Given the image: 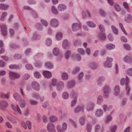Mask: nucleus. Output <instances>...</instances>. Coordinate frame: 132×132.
<instances>
[{
    "label": "nucleus",
    "mask_w": 132,
    "mask_h": 132,
    "mask_svg": "<svg viewBox=\"0 0 132 132\" xmlns=\"http://www.w3.org/2000/svg\"><path fill=\"white\" fill-rule=\"evenodd\" d=\"M21 124L22 127L25 129H27L28 127V129L29 130H31V122L29 120H27L26 122L24 121H22L21 122Z\"/></svg>",
    "instance_id": "obj_1"
},
{
    "label": "nucleus",
    "mask_w": 132,
    "mask_h": 132,
    "mask_svg": "<svg viewBox=\"0 0 132 132\" xmlns=\"http://www.w3.org/2000/svg\"><path fill=\"white\" fill-rule=\"evenodd\" d=\"M113 61V59L110 56H107L106 57V60L103 63L105 67L111 68L112 64L111 62Z\"/></svg>",
    "instance_id": "obj_2"
},
{
    "label": "nucleus",
    "mask_w": 132,
    "mask_h": 132,
    "mask_svg": "<svg viewBox=\"0 0 132 132\" xmlns=\"http://www.w3.org/2000/svg\"><path fill=\"white\" fill-rule=\"evenodd\" d=\"M70 96L71 98L73 99L71 102V106H73L76 104L77 101V97L76 94L74 91H72L70 94Z\"/></svg>",
    "instance_id": "obj_3"
},
{
    "label": "nucleus",
    "mask_w": 132,
    "mask_h": 132,
    "mask_svg": "<svg viewBox=\"0 0 132 132\" xmlns=\"http://www.w3.org/2000/svg\"><path fill=\"white\" fill-rule=\"evenodd\" d=\"M31 86L32 88L36 91H39L40 88L39 83L35 81H33L31 83Z\"/></svg>",
    "instance_id": "obj_4"
},
{
    "label": "nucleus",
    "mask_w": 132,
    "mask_h": 132,
    "mask_svg": "<svg viewBox=\"0 0 132 132\" xmlns=\"http://www.w3.org/2000/svg\"><path fill=\"white\" fill-rule=\"evenodd\" d=\"M47 128L49 132H56L55 126L52 122H50L48 123Z\"/></svg>",
    "instance_id": "obj_5"
},
{
    "label": "nucleus",
    "mask_w": 132,
    "mask_h": 132,
    "mask_svg": "<svg viewBox=\"0 0 132 132\" xmlns=\"http://www.w3.org/2000/svg\"><path fill=\"white\" fill-rule=\"evenodd\" d=\"M62 128H61L60 126L59 125L56 126V128L58 132H63L66 130L67 128V124L65 122L63 123L62 125Z\"/></svg>",
    "instance_id": "obj_6"
},
{
    "label": "nucleus",
    "mask_w": 132,
    "mask_h": 132,
    "mask_svg": "<svg viewBox=\"0 0 132 132\" xmlns=\"http://www.w3.org/2000/svg\"><path fill=\"white\" fill-rule=\"evenodd\" d=\"M110 89L109 86L107 85H105L103 88L104 91L103 96L105 98H107L109 96V93Z\"/></svg>",
    "instance_id": "obj_7"
},
{
    "label": "nucleus",
    "mask_w": 132,
    "mask_h": 132,
    "mask_svg": "<svg viewBox=\"0 0 132 132\" xmlns=\"http://www.w3.org/2000/svg\"><path fill=\"white\" fill-rule=\"evenodd\" d=\"M0 27L1 28V33L4 36H6L7 34V27L6 25L5 24H3L0 26Z\"/></svg>",
    "instance_id": "obj_8"
},
{
    "label": "nucleus",
    "mask_w": 132,
    "mask_h": 132,
    "mask_svg": "<svg viewBox=\"0 0 132 132\" xmlns=\"http://www.w3.org/2000/svg\"><path fill=\"white\" fill-rule=\"evenodd\" d=\"M9 75L10 78L18 79L20 77V75L19 73L11 71L9 72Z\"/></svg>",
    "instance_id": "obj_9"
},
{
    "label": "nucleus",
    "mask_w": 132,
    "mask_h": 132,
    "mask_svg": "<svg viewBox=\"0 0 132 132\" xmlns=\"http://www.w3.org/2000/svg\"><path fill=\"white\" fill-rule=\"evenodd\" d=\"M81 28V24L80 23H74L72 25V29L74 31H76Z\"/></svg>",
    "instance_id": "obj_10"
},
{
    "label": "nucleus",
    "mask_w": 132,
    "mask_h": 132,
    "mask_svg": "<svg viewBox=\"0 0 132 132\" xmlns=\"http://www.w3.org/2000/svg\"><path fill=\"white\" fill-rule=\"evenodd\" d=\"M59 25V22L58 20L56 19H52L50 21V25L53 27H56Z\"/></svg>",
    "instance_id": "obj_11"
},
{
    "label": "nucleus",
    "mask_w": 132,
    "mask_h": 132,
    "mask_svg": "<svg viewBox=\"0 0 132 132\" xmlns=\"http://www.w3.org/2000/svg\"><path fill=\"white\" fill-rule=\"evenodd\" d=\"M11 107L13 111L17 112L20 115L22 114V112L18 105H17L15 106L13 104H12Z\"/></svg>",
    "instance_id": "obj_12"
},
{
    "label": "nucleus",
    "mask_w": 132,
    "mask_h": 132,
    "mask_svg": "<svg viewBox=\"0 0 132 132\" xmlns=\"http://www.w3.org/2000/svg\"><path fill=\"white\" fill-rule=\"evenodd\" d=\"M64 83L63 81H59L56 85V89L58 91H60L63 89L64 87Z\"/></svg>",
    "instance_id": "obj_13"
},
{
    "label": "nucleus",
    "mask_w": 132,
    "mask_h": 132,
    "mask_svg": "<svg viewBox=\"0 0 132 132\" xmlns=\"http://www.w3.org/2000/svg\"><path fill=\"white\" fill-rule=\"evenodd\" d=\"M97 37L98 39L102 41H104L106 39V35L104 32L99 33L97 36Z\"/></svg>",
    "instance_id": "obj_14"
},
{
    "label": "nucleus",
    "mask_w": 132,
    "mask_h": 132,
    "mask_svg": "<svg viewBox=\"0 0 132 132\" xmlns=\"http://www.w3.org/2000/svg\"><path fill=\"white\" fill-rule=\"evenodd\" d=\"M43 74L45 77L47 78H50L52 76V74L50 71L46 70L43 71Z\"/></svg>",
    "instance_id": "obj_15"
},
{
    "label": "nucleus",
    "mask_w": 132,
    "mask_h": 132,
    "mask_svg": "<svg viewBox=\"0 0 132 132\" xmlns=\"http://www.w3.org/2000/svg\"><path fill=\"white\" fill-rule=\"evenodd\" d=\"M129 78L128 77H126V90L128 94H129V92L130 89V87L129 86Z\"/></svg>",
    "instance_id": "obj_16"
},
{
    "label": "nucleus",
    "mask_w": 132,
    "mask_h": 132,
    "mask_svg": "<svg viewBox=\"0 0 132 132\" xmlns=\"http://www.w3.org/2000/svg\"><path fill=\"white\" fill-rule=\"evenodd\" d=\"M94 106V104L93 103H88L87 106L86 110L88 111L93 110Z\"/></svg>",
    "instance_id": "obj_17"
},
{
    "label": "nucleus",
    "mask_w": 132,
    "mask_h": 132,
    "mask_svg": "<svg viewBox=\"0 0 132 132\" xmlns=\"http://www.w3.org/2000/svg\"><path fill=\"white\" fill-rule=\"evenodd\" d=\"M123 60L126 63H130L132 62V56L126 55L124 57Z\"/></svg>",
    "instance_id": "obj_18"
},
{
    "label": "nucleus",
    "mask_w": 132,
    "mask_h": 132,
    "mask_svg": "<svg viewBox=\"0 0 132 132\" xmlns=\"http://www.w3.org/2000/svg\"><path fill=\"white\" fill-rule=\"evenodd\" d=\"M8 105V104L6 102L4 101H2L0 102V107L2 110H4L5 109Z\"/></svg>",
    "instance_id": "obj_19"
},
{
    "label": "nucleus",
    "mask_w": 132,
    "mask_h": 132,
    "mask_svg": "<svg viewBox=\"0 0 132 132\" xmlns=\"http://www.w3.org/2000/svg\"><path fill=\"white\" fill-rule=\"evenodd\" d=\"M45 67L49 69H51L54 68V65L53 63L51 62H47L45 64Z\"/></svg>",
    "instance_id": "obj_20"
},
{
    "label": "nucleus",
    "mask_w": 132,
    "mask_h": 132,
    "mask_svg": "<svg viewBox=\"0 0 132 132\" xmlns=\"http://www.w3.org/2000/svg\"><path fill=\"white\" fill-rule=\"evenodd\" d=\"M84 108L82 106L78 105L75 108L74 111L75 113H78L81 111H83Z\"/></svg>",
    "instance_id": "obj_21"
},
{
    "label": "nucleus",
    "mask_w": 132,
    "mask_h": 132,
    "mask_svg": "<svg viewBox=\"0 0 132 132\" xmlns=\"http://www.w3.org/2000/svg\"><path fill=\"white\" fill-rule=\"evenodd\" d=\"M67 9L66 6L64 4H60L57 6L58 10L60 11H64Z\"/></svg>",
    "instance_id": "obj_22"
},
{
    "label": "nucleus",
    "mask_w": 132,
    "mask_h": 132,
    "mask_svg": "<svg viewBox=\"0 0 132 132\" xmlns=\"http://www.w3.org/2000/svg\"><path fill=\"white\" fill-rule=\"evenodd\" d=\"M72 59L75 61H80L81 59V57L79 54L77 53L72 56Z\"/></svg>",
    "instance_id": "obj_23"
},
{
    "label": "nucleus",
    "mask_w": 132,
    "mask_h": 132,
    "mask_svg": "<svg viewBox=\"0 0 132 132\" xmlns=\"http://www.w3.org/2000/svg\"><path fill=\"white\" fill-rule=\"evenodd\" d=\"M75 84V82L74 80H71L67 82L68 86L69 88H71L73 87Z\"/></svg>",
    "instance_id": "obj_24"
},
{
    "label": "nucleus",
    "mask_w": 132,
    "mask_h": 132,
    "mask_svg": "<svg viewBox=\"0 0 132 132\" xmlns=\"http://www.w3.org/2000/svg\"><path fill=\"white\" fill-rule=\"evenodd\" d=\"M9 67L11 70H17L20 68L19 66L15 64H12L9 65Z\"/></svg>",
    "instance_id": "obj_25"
},
{
    "label": "nucleus",
    "mask_w": 132,
    "mask_h": 132,
    "mask_svg": "<svg viewBox=\"0 0 132 132\" xmlns=\"http://www.w3.org/2000/svg\"><path fill=\"white\" fill-rule=\"evenodd\" d=\"M102 129V127L100 124H97L95 127V132H99L101 130L102 131L103 130Z\"/></svg>",
    "instance_id": "obj_26"
},
{
    "label": "nucleus",
    "mask_w": 132,
    "mask_h": 132,
    "mask_svg": "<svg viewBox=\"0 0 132 132\" xmlns=\"http://www.w3.org/2000/svg\"><path fill=\"white\" fill-rule=\"evenodd\" d=\"M120 90V87L118 86H116L114 88V95L116 96L118 95L119 94Z\"/></svg>",
    "instance_id": "obj_27"
},
{
    "label": "nucleus",
    "mask_w": 132,
    "mask_h": 132,
    "mask_svg": "<svg viewBox=\"0 0 132 132\" xmlns=\"http://www.w3.org/2000/svg\"><path fill=\"white\" fill-rule=\"evenodd\" d=\"M9 7V6L8 5L3 3L0 4V9L1 10H6Z\"/></svg>",
    "instance_id": "obj_28"
},
{
    "label": "nucleus",
    "mask_w": 132,
    "mask_h": 132,
    "mask_svg": "<svg viewBox=\"0 0 132 132\" xmlns=\"http://www.w3.org/2000/svg\"><path fill=\"white\" fill-rule=\"evenodd\" d=\"M115 45L112 44H108L105 45V47L108 50H112L115 48Z\"/></svg>",
    "instance_id": "obj_29"
},
{
    "label": "nucleus",
    "mask_w": 132,
    "mask_h": 132,
    "mask_svg": "<svg viewBox=\"0 0 132 132\" xmlns=\"http://www.w3.org/2000/svg\"><path fill=\"white\" fill-rule=\"evenodd\" d=\"M10 96V93L9 92H8L6 94L2 93L0 94L1 97L3 98L8 99L9 98Z\"/></svg>",
    "instance_id": "obj_30"
},
{
    "label": "nucleus",
    "mask_w": 132,
    "mask_h": 132,
    "mask_svg": "<svg viewBox=\"0 0 132 132\" xmlns=\"http://www.w3.org/2000/svg\"><path fill=\"white\" fill-rule=\"evenodd\" d=\"M35 28L38 30H41L43 29V27L40 23H37L35 25Z\"/></svg>",
    "instance_id": "obj_31"
},
{
    "label": "nucleus",
    "mask_w": 132,
    "mask_h": 132,
    "mask_svg": "<svg viewBox=\"0 0 132 132\" xmlns=\"http://www.w3.org/2000/svg\"><path fill=\"white\" fill-rule=\"evenodd\" d=\"M103 111L102 110L98 109L96 111L95 114L97 117H100L103 114Z\"/></svg>",
    "instance_id": "obj_32"
},
{
    "label": "nucleus",
    "mask_w": 132,
    "mask_h": 132,
    "mask_svg": "<svg viewBox=\"0 0 132 132\" xmlns=\"http://www.w3.org/2000/svg\"><path fill=\"white\" fill-rule=\"evenodd\" d=\"M80 124L81 126H83L85 124V118L84 116L80 117L79 119Z\"/></svg>",
    "instance_id": "obj_33"
},
{
    "label": "nucleus",
    "mask_w": 132,
    "mask_h": 132,
    "mask_svg": "<svg viewBox=\"0 0 132 132\" xmlns=\"http://www.w3.org/2000/svg\"><path fill=\"white\" fill-rule=\"evenodd\" d=\"M61 78L63 80H67L69 78L68 75L66 72H63L62 74Z\"/></svg>",
    "instance_id": "obj_34"
},
{
    "label": "nucleus",
    "mask_w": 132,
    "mask_h": 132,
    "mask_svg": "<svg viewBox=\"0 0 132 132\" xmlns=\"http://www.w3.org/2000/svg\"><path fill=\"white\" fill-rule=\"evenodd\" d=\"M125 20L127 22H130L132 20V16L130 14H128L125 16Z\"/></svg>",
    "instance_id": "obj_35"
},
{
    "label": "nucleus",
    "mask_w": 132,
    "mask_h": 132,
    "mask_svg": "<svg viewBox=\"0 0 132 132\" xmlns=\"http://www.w3.org/2000/svg\"><path fill=\"white\" fill-rule=\"evenodd\" d=\"M62 45L63 48L66 49L69 46V43L67 40L64 39L63 40Z\"/></svg>",
    "instance_id": "obj_36"
},
{
    "label": "nucleus",
    "mask_w": 132,
    "mask_h": 132,
    "mask_svg": "<svg viewBox=\"0 0 132 132\" xmlns=\"http://www.w3.org/2000/svg\"><path fill=\"white\" fill-rule=\"evenodd\" d=\"M105 79L103 77H99L97 80V82L99 85H101L102 84V83L105 80Z\"/></svg>",
    "instance_id": "obj_37"
},
{
    "label": "nucleus",
    "mask_w": 132,
    "mask_h": 132,
    "mask_svg": "<svg viewBox=\"0 0 132 132\" xmlns=\"http://www.w3.org/2000/svg\"><path fill=\"white\" fill-rule=\"evenodd\" d=\"M60 51L58 48H55L53 51V53L54 55L55 56H57L60 54Z\"/></svg>",
    "instance_id": "obj_38"
},
{
    "label": "nucleus",
    "mask_w": 132,
    "mask_h": 132,
    "mask_svg": "<svg viewBox=\"0 0 132 132\" xmlns=\"http://www.w3.org/2000/svg\"><path fill=\"white\" fill-rule=\"evenodd\" d=\"M92 126L90 123H87L86 126V129L88 132H91Z\"/></svg>",
    "instance_id": "obj_39"
},
{
    "label": "nucleus",
    "mask_w": 132,
    "mask_h": 132,
    "mask_svg": "<svg viewBox=\"0 0 132 132\" xmlns=\"http://www.w3.org/2000/svg\"><path fill=\"white\" fill-rule=\"evenodd\" d=\"M63 36L62 33L61 32H58L56 34V38L57 40H60L62 39Z\"/></svg>",
    "instance_id": "obj_40"
},
{
    "label": "nucleus",
    "mask_w": 132,
    "mask_h": 132,
    "mask_svg": "<svg viewBox=\"0 0 132 132\" xmlns=\"http://www.w3.org/2000/svg\"><path fill=\"white\" fill-rule=\"evenodd\" d=\"M13 96L14 98L16 101H19L21 98L20 94L19 93H14Z\"/></svg>",
    "instance_id": "obj_41"
},
{
    "label": "nucleus",
    "mask_w": 132,
    "mask_h": 132,
    "mask_svg": "<svg viewBox=\"0 0 132 132\" xmlns=\"http://www.w3.org/2000/svg\"><path fill=\"white\" fill-rule=\"evenodd\" d=\"M7 13L6 12H4L2 13L0 18V20L1 21H4L5 18L7 16Z\"/></svg>",
    "instance_id": "obj_42"
},
{
    "label": "nucleus",
    "mask_w": 132,
    "mask_h": 132,
    "mask_svg": "<svg viewBox=\"0 0 132 132\" xmlns=\"http://www.w3.org/2000/svg\"><path fill=\"white\" fill-rule=\"evenodd\" d=\"M45 43L47 46H50L52 44V40L50 38H48L46 39Z\"/></svg>",
    "instance_id": "obj_43"
},
{
    "label": "nucleus",
    "mask_w": 132,
    "mask_h": 132,
    "mask_svg": "<svg viewBox=\"0 0 132 132\" xmlns=\"http://www.w3.org/2000/svg\"><path fill=\"white\" fill-rule=\"evenodd\" d=\"M26 105V103L24 100H21L20 102V107L21 108H24L25 107Z\"/></svg>",
    "instance_id": "obj_44"
},
{
    "label": "nucleus",
    "mask_w": 132,
    "mask_h": 132,
    "mask_svg": "<svg viewBox=\"0 0 132 132\" xmlns=\"http://www.w3.org/2000/svg\"><path fill=\"white\" fill-rule=\"evenodd\" d=\"M111 28L113 32L115 35H118V30L117 29L113 26H112Z\"/></svg>",
    "instance_id": "obj_45"
},
{
    "label": "nucleus",
    "mask_w": 132,
    "mask_h": 132,
    "mask_svg": "<svg viewBox=\"0 0 132 132\" xmlns=\"http://www.w3.org/2000/svg\"><path fill=\"white\" fill-rule=\"evenodd\" d=\"M49 119L50 121L52 122H56L58 120L57 117L55 116H51L49 117Z\"/></svg>",
    "instance_id": "obj_46"
},
{
    "label": "nucleus",
    "mask_w": 132,
    "mask_h": 132,
    "mask_svg": "<svg viewBox=\"0 0 132 132\" xmlns=\"http://www.w3.org/2000/svg\"><path fill=\"white\" fill-rule=\"evenodd\" d=\"M80 70V68L79 67H75L72 71L73 74L75 75Z\"/></svg>",
    "instance_id": "obj_47"
},
{
    "label": "nucleus",
    "mask_w": 132,
    "mask_h": 132,
    "mask_svg": "<svg viewBox=\"0 0 132 132\" xmlns=\"http://www.w3.org/2000/svg\"><path fill=\"white\" fill-rule=\"evenodd\" d=\"M57 83V80L56 79L53 78L51 79V85L53 86H56Z\"/></svg>",
    "instance_id": "obj_48"
},
{
    "label": "nucleus",
    "mask_w": 132,
    "mask_h": 132,
    "mask_svg": "<svg viewBox=\"0 0 132 132\" xmlns=\"http://www.w3.org/2000/svg\"><path fill=\"white\" fill-rule=\"evenodd\" d=\"M123 46L124 48L127 51H130L131 49V46L128 44H124L123 45Z\"/></svg>",
    "instance_id": "obj_49"
},
{
    "label": "nucleus",
    "mask_w": 132,
    "mask_h": 132,
    "mask_svg": "<svg viewBox=\"0 0 132 132\" xmlns=\"http://www.w3.org/2000/svg\"><path fill=\"white\" fill-rule=\"evenodd\" d=\"M34 75L35 78L37 79L40 78L41 77V74L38 71H35L34 73Z\"/></svg>",
    "instance_id": "obj_50"
},
{
    "label": "nucleus",
    "mask_w": 132,
    "mask_h": 132,
    "mask_svg": "<svg viewBox=\"0 0 132 132\" xmlns=\"http://www.w3.org/2000/svg\"><path fill=\"white\" fill-rule=\"evenodd\" d=\"M51 10L52 13L56 14H58L59 12L54 6H52L51 8Z\"/></svg>",
    "instance_id": "obj_51"
},
{
    "label": "nucleus",
    "mask_w": 132,
    "mask_h": 132,
    "mask_svg": "<svg viewBox=\"0 0 132 132\" xmlns=\"http://www.w3.org/2000/svg\"><path fill=\"white\" fill-rule=\"evenodd\" d=\"M30 111V108L29 107H27L24 111L23 113L24 115L26 116H27L29 114Z\"/></svg>",
    "instance_id": "obj_52"
},
{
    "label": "nucleus",
    "mask_w": 132,
    "mask_h": 132,
    "mask_svg": "<svg viewBox=\"0 0 132 132\" xmlns=\"http://www.w3.org/2000/svg\"><path fill=\"white\" fill-rule=\"evenodd\" d=\"M89 66L92 69H95L97 68L98 65L96 63L93 62L90 64Z\"/></svg>",
    "instance_id": "obj_53"
},
{
    "label": "nucleus",
    "mask_w": 132,
    "mask_h": 132,
    "mask_svg": "<svg viewBox=\"0 0 132 132\" xmlns=\"http://www.w3.org/2000/svg\"><path fill=\"white\" fill-rule=\"evenodd\" d=\"M117 127L116 125H112L110 127V130L111 132H115L117 130Z\"/></svg>",
    "instance_id": "obj_54"
},
{
    "label": "nucleus",
    "mask_w": 132,
    "mask_h": 132,
    "mask_svg": "<svg viewBox=\"0 0 132 132\" xmlns=\"http://www.w3.org/2000/svg\"><path fill=\"white\" fill-rule=\"evenodd\" d=\"M69 95L68 93L66 92H64L62 94V97L64 99H68L69 97Z\"/></svg>",
    "instance_id": "obj_55"
},
{
    "label": "nucleus",
    "mask_w": 132,
    "mask_h": 132,
    "mask_svg": "<svg viewBox=\"0 0 132 132\" xmlns=\"http://www.w3.org/2000/svg\"><path fill=\"white\" fill-rule=\"evenodd\" d=\"M77 51L78 53L81 55H84L85 53L84 50L82 48H79L77 49Z\"/></svg>",
    "instance_id": "obj_56"
},
{
    "label": "nucleus",
    "mask_w": 132,
    "mask_h": 132,
    "mask_svg": "<svg viewBox=\"0 0 132 132\" xmlns=\"http://www.w3.org/2000/svg\"><path fill=\"white\" fill-rule=\"evenodd\" d=\"M123 5L124 7L126 9L129 10V6L128 4L126 2H124L123 3Z\"/></svg>",
    "instance_id": "obj_57"
},
{
    "label": "nucleus",
    "mask_w": 132,
    "mask_h": 132,
    "mask_svg": "<svg viewBox=\"0 0 132 132\" xmlns=\"http://www.w3.org/2000/svg\"><path fill=\"white\" fill-rule=\"evenodd\" d=\"M88 25L91 27H94L96 26V25L92 21H89L87 23Z\"/></svg>",
    "instance_id": "obj_58"
},
{
    "label": "nucleus",
    "mask_w": 132,
    "mask_h": 132,
    "mask_svg": "<svg viewBox=\"0 0 132 132\" xmlns=\"http://www.w3.org/2000/svg\"><path fill=\"white\" fill-rule=\"evenodd\" d=\"M71 54V52L70 51L68 50L65 54V57L66 59H68Z\"/></svg>",
    "instance_id": "obj_59"
},
{
    "label": "nucleus",
    "mask_w": 132,
    "mask_h": 132,
    "mask_svg": "<svg viewBox=\"0 0 132 132\" xmlns=\"http://www.w3.org/2000/svg\"><path fill=\"white\" fill-rule=\"evenodd\" d=\"M22 55L21 54H15L14 56V58L16 60H19L21 59L22 57Z\"/></svg>",
    "instance_id": "obj_60"
},
{
    "label": "nucleus",
    "mask_w": 132,
    "mask_h": 132,
    "mask_svg": "<svg viewBox=\"0 0 132 132\" xmlns=\"http://www.w3.org/2000/svg\"><path fill=\"white\" fill-rule=\"evenodd\" d=\"M73 44L75 46H78L81 45V43L80 41L76 40L74 41Z\"/></svg>",
    "instance_id": "obj_61"
},
{
    "label": "nucleus",
    "mask_w": 132,
    "mask_h": 132,
    "mask_svg": "<svg viewBox=\"0 0 132 132\" xmlns=\"http://www.w3.org/2000/svg\"><path fill=\"white\" fill-rule=\"evenodd\" d=\"M99 29L101 32H103L105 31V29L104 26L102 24H100L99 25Z\"/></svg>",
    "instance_id": "obj_62"
},
{
    "label": "nucleus",
    "mask_w": 132,
    "mask_h": 132,
    "mask_svg": "<svg viewBox=\"0 0 132 132\" xmlns=\"http://www.w3.org/2000/svg\"><path fill=\"white\" fill-rule=\"evenodd\" d=\"M29 103L31 105H36L38 104L37 101L32 100H30Z\"/></svg>",
    "instance_id": "obj_63"
},
{
    "label": "nucleus",
    "mask_w": 132,
    "mask_h": 132,
    "mask_svg": "<svg viewBox=\"0 0 132 132\" xmlns=\"http://www.w3.org/2000/svg\"><path fill=\"white\" fill-rule=\"evenodd\" d=\"M114 6L115 9L117 11L119 12L121 10V8L119 5L116 4L114 5Z\"/></svg>",
    "instance_id": "obj_64"
}]
</instances>
